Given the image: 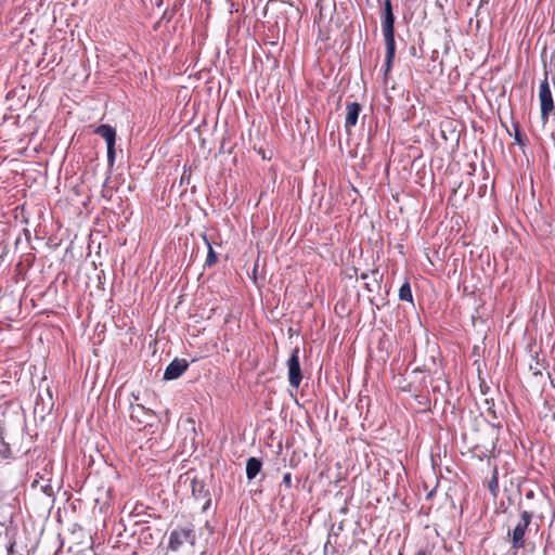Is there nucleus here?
Instances as JSON below:
<instances>
[{
  "mask_svg": "<svg viewBox=\"0 0 555 555\" xmlns=\"http://www.w3.org/2000/svg\"><path fill=\"white\" fill-rule=\"evenodd\" d=\"M383 2V11H382V30L386 47V55L384 63V74L390 72L395 55H396V40H395V15L392 10L391 0H378Z\"/></svg>",
  "mask_w": 555,
  "mask_h": 555,
  "instance_id": "obj_1",
  "label": "nucleus"
},
{
  "mask_svg": "<svg viewBox=\"0 0 555 555\" xmlns=\"http://www.w3.org/2000/svg\"><path fill=\"white\" fill-rule=\"evenodd\" d=\"M532 513L528 511H522L520 513V519L513 529V531L508 532V535H511V542L512 547L515 550L524 548L526 545L525 535L526 531L531 524L532 520Z\"/></svg>",
  "mask_w": 555,
  "mask_h": 555,
  "instance_id": "obj_2",
  "label": "nucleus"
},
{
  "mask_svg": "<svg viewBox=\"0 0 555 555\" xmlns=\"http://www.w3.org/2000/svg\"><path fill=\"white\" fill-rule=\"evenodd\" d=\"M196 534L192 525L185 528L173 529L169 534L167 548L171 552H177L184 543L194 545Z\"/></svg>",
  "mask_w": 555,
  "mask_h": 555,
  "instance_id": "obj_3",
  "label": "nucleus"
},
{
  "mask_svg": "<svg viewBox=\"0 0 555 555\" xmlns=\"http://www.w3.org/2000/svg\"><path fill=\"white\" fill-rule=\"evenodd\" d=\"M539 100H540V107H541V119L545 124L548 120L550 114L555 108L552 91H551L550 83H548L547 73H545V77L540 83Z\"/></svg>",
  "mask_w": 555,
  "mask_h": 555,
  "instance_id": "obj_4",
  "label": "nucleus"
},
{
  "mask_svg": "<svg viewBox=\"0 0 555 555\" xmlns=\"http://www.w3.org/2000/svg\"><path fill=\"white\" fill-rule=\"evenodd\" d=\"M94 133L102 137L107 146V162L109 165H113L115 162V142H116V130L114 127L103 124L96 127Z\"/></svg>",
  "mask_w": 555,
  "mask_h": 555,
  "instance_id": "obj_5",
  "label": "nucleus"
},
{
  "mask_svg": "<svg viewBox=\"0 0 555 555\" xmlns=\"http://www.w3.org/2000/svg\"><path fill=\"white\" fill-rule=\"evenodd\" d=\"M287 377L289 385L298 389L302 380V374L299 362V349L295 348L287 360Z\"/></svg>",
  "mask_w": 555,
  "mask_h": 555,
  "instance_id": "obj_6",
  "label": "nucleus"
},
{
  "mask_svg": "<svg viewBox=\"0 0 555 555\" xmlns=\"http://www.w3.org/2000/svg\"><path fill=\"white\" fill-rule=\"evenodd\" d=\"M191 491L194 500L203 501L202 512H207L211 505V494L206 483L202 479L193 478L191 480Z\"/></svg>",
  "mask_w": 555,
  "mask_h": 555,
  "instance_id": "obj_7",
  "label": "nucleus"
},
{
  "mask_svg": "<svg viewBox=\"0 0 555 555\" xmlns=\"http://www.w3.org/2000/svg\"><path fill=\"white\" fill-rule=\"evenodd\" d=\"M189 367V363L184 359H175L166 367L163 378L172 380L179 378Z\"/></svg>",
  "mask_w": 555,
  "mask_h": 555,
  "instance_id": "obj_8",
  "label": "nucleus"
},
{
  "mask_svg": "<svg viewBox=\"0 0 555 555\" xmlns=\"http://www.w3.org/2000/svg\"><path fill=\"white\" fill-rule=\"evenodd\" d=\"M154 416V412L144 405L131 403L130 405V418L139 424H150V420Z\"/></svg>",
  "mask_w": 555,
  "mask_h": 555,
  "instance_id": "obj_9",
  "label": "nucleus"
},
{
  "mask_svg": "<svg viewBox=\"0 0 555 555\" xmlns=\"http://www.w3.org/2000/svg\"><path fill=\"white\" fill-rule=\"evenodd\" d=\"M360 112L361 105L357 102L348 103L346 105L345 128L348 133H350L351 128L357 125Z\"/></svg>",
  "mask_w": 555,
  "mask_h": 555,
  "instance_id": "obj_10",
  "label": "nucleus"
},
{
  "mask_svg": "<svg viewBox=\"0 0 555 555\" xmlns=\"http://www.w3.org/2000/svg\"><path fill=\"white\" fill-rule=\"evenodd\" d=\"M262 462L257 457H249L246 463V477L253 480L261 470Z\"/></svg>",
  "mask_w": 555,
  "mask_h": 555,
  "instance_id": "obj_11",
  "label": "nucleus"
},
{
  "mask_svg": "<svg viewBox=\"0 0 555 555\" xmlns=\"http://www.w3.org/2000/svg\"><path fill=\"white\" fill-rule=\"evenodd\" d=\"M488 488L491 494L495 498L499 492V470L496 465L493 466V472L491 479L488 482Z\"/></svg>",
  "mask_w": 555,
  "mask_h": 555,
  "instance_id": "obj_12",
  "label": "nucleus"
},
{
  "mask_svg": "<svg viewBox=\"0 0 555 555\" xmlns=\"http://www.w3.org/2000/svg\"><path fill=\"white\" fill-rule=\"evenodd\" d=\"M204 241L208 247V253H207V257H206V260H205V267H212L214 264L217 263L218 261V256L217 254L215 253L210 242L208 241V238L206 237V235L204 236Z\"/></svg>",
  "mask_w": 555,
  "mask_h": 555,
  "instance_id": "obj_13",
  "label": "nucleus"
},
{
  "mask_svg": "<svg viewBox=\"0 0 555 555\" xmlns=\"http://www.w3.org/2000/svg\"><path fill=\"white\" fill-rule=\"evenodd\" d=\"M399 299L402 301H409V302L413 301V295H412V291H411V286H410L409 282H405L401 285V287L399 289Z\"/></svg>",
  "mask_w": 555,
  "mask_h": 555,
  "instance_id": "obj_14",
  "label": "nucleus"
},
{
  "mask_svg": "<svg viewBox=\"0 0 555 555\" xmlns=\"http://www.w3.org/2000/svg\"><path fill=\"white\" fill-rule=\"evenodd\" d=\"M11 454V448L9 443L4 441L3 437V428L0 425V456L3 459H8Z\"/></svg>",
  "mask_w": 555,
  "mask_h": 555,
  "instance_id": "obj_15",
  "label": "nucleus"
},
{
  "mask_svg": "<svg viewBox=\"0 0 555 555\" xmlns=\"http://www.w3.org/2000/svg\"><path fill=\"white\" fill-rule=\"evenodd\" d=\"M514 140H515V143H517L520 146L526 145V140L520 132L518 124H514Z\"/></svg>",
  "mask_w": 555,
  "mask_h": 555,
  "instance_id": "obj_16",
  "label": "nucleus"
},
{
  "mask_svg": "<svg viewBox=\"0 0 555 555\" xmlns=\"http://www.w3.org/2000/svg\"><path fill=\"white\" fill-rule=\"evenodd\" d=\"M371 275L374 278V282L375 284L378 286L379 284V281L383 279V275H379L378 273V270L375 269V270H372L371 271ZM361 280H367L370 278V273L369 272H363L361 275H360Z\"/></svg>",
  "mask_w": 555,
  "mask_h": 555,
  "instance_id": "obj_17",
  "label": "nucleus"
},
{
  "mask_svg": "<svg viewBox=\"0 0 555 555\" xmlns=\"http://www.w3.org/2000/svg\"><path fill=\"white\" fill-rule=\"evenodd\" d=\"M489 450L486 448L475 447L474 448V454L479 459L483 460L485 457H488V463L490 464V456H489Z\"/></svg>",
  "mask_w": 555,
  "mask_h": 555,
  "instance_id": "obj_18",
  "label": "nucleus"
},
{
  "mask_svg": "<svg viewBox=\"0 0 555 555\" xmlns=\"http://www.w3.org/2000/svg\"><path fill=\"white\" fill-rule=\"evenodd\" d=\"M282 483L285 486V488L289 489L292 487V474L286 473L283 476Z\"/></svg>",
  "mask_w": 555,
  "mask_h": 555,
  "instance_id": "obj_19",
  "label": "nucleus"
},
{
  "mask_svg": "<svg viewBox=\"0 0 555 555\" xmlns=\"http://www.w3.org/2000/svg\"><path fill=\"white\" fill-rule=\"evenodd\" d=\"M365 288H366V291H367V292H370V293H372V292H374V291H375V288H374L373 284H372V283H370V282H366V283H365Z\"/></svg>",
  "mask_w": 555,
  "mask_h": 555,
  "instance_id": "obj_20",
  "label": "nucleus"
},
{
  "mask_svg": "<svg viewBox=\"0 0 555 555\" xmlns=\"http://www.w3.org/2000/svg\"><path fill=\"white\" fill-rule=\"evenodd\" d=\"M533 496H534V493H533V491H532V490H530V491H528V492L526 493V498H527V499H532Z\"/></svg>",
  "mask_w": 555,
  "mask_h": 555,
  "instance_id": "obj_21",
  "label": "nucleus"
},
{
  "mask_svg": "<svg viewBox=\"0 0 555 555\" xmlns=\"http://www.w3.org/2000/svg\"><path fill=\"white\" fill-rule=\"evenodd\" d=\"M554 62H555V51L551 55V63H554Z\"/></svg>",
  "mask_w": 555,
  "mask_h": 555,
  "instance_id": "obj_22",
  "label": "nucleus"
},
{
  "mask_svg": "<svg viewBox=\"0 0 555 555\" xmlns=\"http://www.w3.org/2000/svg\"><path fill=\"white\" fill-rule=\"evenodd\" d=\"M416 555H426V552L424 550H420Z\"/></svg>",
  "mask_w": 555,
  "mask_h": 555,
  "instance_id": "obj_23",
  "label": "nucleus"
},
{
  "mask_svg": "<svg viewBox=\"0 0 555 555\" xmlns=\"http://www.w3.org/2000/svg\"><path fill=\"white\" fill-rule=\"evenodd\" d=\"M327 545H328V542L324 545V553H326V551H327Z\"/></svg>",
  "mask_w": 555,
  "mask_h": 555,
  "instance_id": "obj_24",
  "label": "nucleus"
}]
</instances>
